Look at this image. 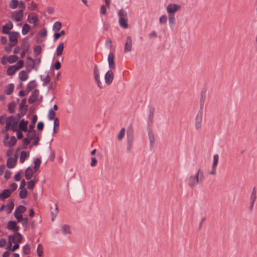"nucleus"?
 Instances as JSON below:
<instances>
[{
  "instance_id": "1",
  "label": "nucleus",
  "mask_w": 257,
  "mask_h": 257,
  "mask_svg": "<svg viewBox=\"0 0 257 257\" xmlns=\"http://www.w3.org/2000/svg\"><path fill=\"white\" fill-rule=\"evenodd\" d=\"M204 173L202 169H199L195 176L191 175L187 179L188 185L191 188L195 187L204 179Z\"/></svg>"
},
{
  "instance_id": "2",
  "label": "nucleus",
  "mask_w": 257,
  "mask_h": 257,
  "mask_svg": "<svg viewBox=\"0 0 257 257\" xmlns=\"http://www.w3.org/2000/svg\"><path fill=\"white\" fill-rule=\"evenodd\" d=\"M22 239V235L18 232H15L13 235H9L8 237V247H11L12 243H19Z\"/></svg>"
},
{
  "instance_id": "3",
  "label": "nucleus",
  "mask_w": 257,
  "mask_h": 257,
  "mask_svg": "<svg viewBox=\"0 0 257 257\" xmlns=\"http://www.w3.org/2000/svg\"><path fill=\"white\" fill-rule=\"evenodd\" d=\"M30 47L28 40L27 39H23L21 44V48L22 50L21 53V58H23L25 57L26 53L28 52Z\"/></svg>"
},
{
  "instance_id": "4",
  "label": "nucleus",
  "mask_w": 257,
  "mask_h": 257,
  "mask_svg": "<svg viewBox=\"0 0 257 257\" xmlns=\"http://www.w3.org/2000/svg\"><path fill=\"white\" fill-rule=\"evenodd\" d=\"M24 16V12L22 10L14 11L11 16V19L13 21L17 22L22 20Z\"/></svg>"
},
{
  "instance_id": "5",
  "label": "nucleus",
  "mask_w": 257,
  "mask_h": 257,
  "mask_svg": "<svg viewBox=\"0 0 257 257\" xmlns=\"http://www.w3.org/2000/svg\"><path fill=\"white\" fill-rule=\"evenodd\" d=\"M203 117V111L201 109H200L195 117V128L196 130H199L201 127L202 126V120Z\"/></svg>"
},
{
  "instance_id": "6",
  "label": "nucleus",
  "mask_w": 257,
  "mask_h": 257,
  "mask_svg": "<svg viewBox=\"0 0 257 257\" xmlns=\"http://www.w3.org/2000/svg\"><path fill=\"white\" fill-rule=\"evenodd\" d=\"M180 6L176 4H170L167 7V11L169 15H174L175 13L179 10Z\"/></svg>"
},
{
  "instance_id": "7",
  "label": "nucleus",
  "mask_w": 257,
  "mask_h": 257,
  "mask_svg": "<svg viewBox=\"0 0 257 257\" xmlns=\"http://www.w3.org/2000/svg\"><path fill=\"white\" fill-rule=\"evenodd\" d=\"M8 120L10 121L11 127L12 131L15 132L18 131L17 129L18 121L17 119H15V116L11 115L8 116Z\"/></svg>"
},
{
  "instance_id": "8",
  "label": "nucleus",
  "mask_w": 257,
  "mask_h": 257,
  "mask_svg": "<svg viewBox=\"0 0 257 257\" xmlns=\"http://www.w3.org/2000/svg\"><path fill=\"white\" fill-rule=\"evenodd\" d=\"M9 34L10 43L16 45L18 43V39L19 36V33L16 32H13L10 33Z\"/></svg>"
},
{
  "instance_id": "9",
  "label": "nucleus",
  "mask_w": 257,
  "mask_h": 257,
  "mask_svg": "<svg viewBox=\"0 0 257 257\" xmlns=\"http://www.w3.org/2000/svg\"><path fill=\"white\" fill-rule=\"evenodd\" d=\"M132 49V39L130 36H127L126 39V42L124 44V51L128 53L131 51Z\"/></svg>"
},
{
  "instance_id": "10",
  "label": "nucleus",
  "mask_w": 257,
  "mask_h": 257,
  "mask_svg": "<svg viewBox=\"0 0 257 257\" xmlns=\"http://www.w3.org/2000/svg\"><path fill=\"white\" fill-rule=\"evenodd\" d=\"M39 94V91L38 89H35L33 90L31 93V96L28 99L29 103L32 104L36 101L38 99Z\"/></svg>"
},
{
  "instance_id": "11",
  "label": "nucleus",
  "mask_w": 257,
  "mask_h": 257,
  "mask_svg": "<svg viewBox=\"0 0 257 257\" xmlns=\"http://www.w3.org/2000/svg\"><path fill=\"white\" fill-rule=\"evenodd\" d=\"M105 82L107 85H109L111 83L113 79V73L112 70H108L105 74Z\"/></svg>"
},
{
  "instance_id": "12",
  "label": "nucleus",
  "mask_w": 257,
  "mask_h": 257,
  "mask_svg": "<svg viewBox=\"0 0 257 257\" xmlns=\"http://www.w3.org/2000/svg\"><path fill=\"white\" fill-rule=\"evenodd\" d=\"M114 55L112 52H110L108 56V62L109 68L111 70H114L115 68V63L114 62Z\"/></svg>"
},
{
  "instance_id": "13",
  "label": "nucleus",
  "mask_w": 257,
  "mask_h": 257,
  "mask_svg": "<svg viewBox=\"0 0 257 257\" xmlns=\"http://www.w3.org/2000/svg\"><path fill=\"white\" fill-rule=\"evenodd\" d=\"M94 76L96 81L97 82L98 86L99 88H102V84L100 80L99 70L96 65L94 69Z\"/></svg>"
},
{
  "instance_id": "14",
  "label": "nucleus",
  "mask_w": 257,
  "mask_h": 257,
  "mask_svg": "<svg viewBox=\"0 0 257 257\" xmlns=\"http://www.w3.org/2000/svg\"><path fill=\"white\" fill-rule=\"evenodd\" d=\"M13 28V24L11 21H9L3 26L2 33L3 34H8L11 33L10 30H12Z\"/></svg>"
},
{
  "instance_id": "15",
  "label": "nucleus",
  "mask_w": 257,
  "mask_h": 257,
  "mask_svg": "<svg viewBox=\"0 0 257 257\" xmlns=\"http://www.w3.org/2000/svg\"><path fill=\"white\" fill-rule=\"evenodd\" d=\"M7 228L16 232L19 229V227L17 225V223L15 221L11 220L8 222Z\"/></svg>"
},
{
  "instance_id": "16",
  "label": "nucleus",
  "mask_w": 257,
  "mask_h": 257,
  "mask_svg": "<svg viewBox=\"0 0 257 257\" xmlns=\"http://www.w3.org/2000/svg\"><path fill=\"white\" fill-rule=\"evenodd\" d=\"M17 143V139L15 136H12L10 140L6 141H4V144L5 146L12 147L14 146Z\"/></svg>"
},
{
  "instance_id": "17",
  "label": "nucleus",
  "mask_w": 257,
  "mask_h": 257,
  "mask_svg": "<svg viewBox=\"0 0 257 257\" xmlns=\"http://www.w3.org/2000/svg\"><path fill=\"white\" fill-rule=\"evenodd\" d=\"M28 124V121L25 120V119H22L19 124V130L22 131L23 132H26L28 131L27 125Z\"/></svg>"
},
{
  "instance_id": "18",
  "label": "nucleus",
  "mask_w": 257,
  "mask_h": 257,
  "mask_svg": "<svg viewBox=\"0 0 257 257\" xmlns=\"http://www.w3.org/2000/svg\"><path fill=\"white\" fill-rule=\"evenodd\" d=\"M12 191L10 189H4L1 193H0V199L1 200H5V199L8 198L11 194Z\"/></svg>"
},
{
  "instance_id": "19",
  "label": "nucleus",
  "mask_w": 257,
  "mask_h": 257,
  "mask_svg": "<svg viewBox=\"0 0 257 257\" xmlns=\"http://www.w3.org/2000/svg\"><path fill=\"white\" fill-rule=\"evenodd\" d=\"M28 21L30 23L36 25L38 21V16L34 13H31L28 17Z\"/></svg>"
},
{
  "instance_id": "20",
  "label": "nucleus",
  "mask_w": 257,
  "mask_h": 257,
  "mask_svg": "<svg viewBox=\"0 0 257 257\" xmlns=\"http://www.w3.org/2000/svg\"><path fill=\"white\" fill-rule=\"evenodd\" d=\"M17 159L13 158H9L7 161V166L9 168H13L16 165Z\"/></svg>"
},
{
  "instance_id": "21",
  "label": "nucleus",
  "mask_w": 257,
  "mask_h": 257,
  "mask_svg": "<svg viewBox=\"0 0 257 257\" xmlns=\"http://www.w3.org/2000/svg\"><path fill=\"white\" fill-rule=\"evenodd\" d=\"M26 210L27 208L25 206L20 205L16 208L14 214H22Z\"/></svg>"
},
{
  "instance_id": "22",
  "label": "nucleus",
  "mask_w": 257,
  "mask_h": 257,
  "mask_svg": "<svg viewBox=\"0 0 257 257\" xmlns=\"http://www.w3.org/2000/svg\"><path fill=\"white\" fill-rule=\"evenodd\" d=\"M37 86V83L35 80H32L30 81L27 85L26 90L27 93H29L33 89L36 87Z\"/></svg>"
},
{
  "instance_id": "23",
  "label": "nucleus",
  "mask_w": 257,
  "mask_h": 257,
  "mask_svg": "<svg viewBox=\"0 0 257 257\" xmlns=\"http://www.w3.org/2000/svg\"><path fill=\"white\" fill-rule=\"evenodd\" d=\"M17 70H18L16 65L10 66L7 69V74L9 76L13 75Z\"/></svg>"
},
{
  "instance_id": "24",
  "label": "nucleus",
  "mask_w": 257,
  "mask_h": 257,
  "mask_svg": "<svg viewBox=\"0 0 257 257\" xmlns=\"http://www.w3.org/2000/svg\"><path fill=\"white\" fill-rule=\"evenodd\" d=\"M169 25L171 29H173L176 23L174 15H169Z\"/></svg>"
},
{
  "instance_id": "25",
  "label": "nucleus",
  "mask_w": 257,
  "mask_h": 257,
  "mask_svg": "<svg viewBox=\"0 0 257 257\" xmlns=\"http://www.w3.org/2000/svg\"><path fill=\"white\" fill-rule=\"evenodd\" d=\"M14 89V85L13 83H10L7 86L5 92L7 95H11L13 93Z\"/></svg>"
},
{
  "instance_id": "26",
  "label": "nucleus",
  "mask_w": 257,
  "mask_h": 257,
  "mask_svg": "<svg viewBox=\"0 0 257 257\" xmlns=\"http://www.w3.org/2000/svg\"><path fill=\"white\" fill-rule=\"evenodd\" d=\"M14 200H11L7 204V213L9 214L12 212L14 207Z\"/></svg>"
},
{
  "instance_id": "27",
  "label": "nucleus",
  "mask_w": 257,
  "mask_h": 257,
  "mask_svg": "<svg viewBox=\"0 0 257 257\" xmlns=\"http://www.w3.org/2000/svg\"><path fill=\"white\" fill-rule=\"evenodd\" d=\"M64 43H60L57 46L56 49V55L58 56H59L62 55L63 50H64Z\"/></svg>"
},
{
  "instance_id": "28",
  "label": "nucleus",
  "mask_w": 257,
  "mask_h": 257,
  "mask_svg": "<svg viewBox=\"0 0 257 257\" xmlns=\"http://www.w3.org/2000/svg\"><path fill=\"white\" fill-rule=\"evenodd\" d=\"M25 178L27 180H29L33 175V170L31 167H28L25 171Z\"/></svg>"
},
{
  "instance_id": "29",
  "label": "nucleus",
  "mask_w": 257,
  "mask_h": 257,
  "mask_svg": "<svg viewBox=\"0 0 257 257\" xmlns=\"http://www.w3.org/2000/svg\"><path fill=\"white\" fill-rule=\"evenodd\" d=\"M30 62H31V65L30 67V69L28 70V71L30 72L32 70V69H35L36 70H37L38 67H35V60L33 58H32L31 57L29 56L27 57V63H28Z\"/></svg>"
},
{
  "instance_id": "30",
  "label": "nucleus",
  "mask_w": 257,
  "mask_h": 257,
  "mask_svg": "<svg viewBox=\"0 0 257 257\" xmlns=\"http://www.w3.org/2000/svg\"><path fill=\"white\" fill-rule=\"evenodd\" d=\"M19 79L21 81H26L28 79V75L25 71L23 70L19 72Z\"/></svg>"
},
{
  "instance_id": "31",
  "label": "nucleus",
  "mask_w": 257,
  "mask_h": 257,
  "mask_svg": "<svg viewBox=\"0 0 257 257\" xmlns=\"http://www.w3.org/2000/svg\"><path fill=\"white\" fill-rule=\"evenodd\" d=\"M148 136L151 144V148L152 149L154 147L155 142V138L154 135L152 132H148Z\"/></svg>"
},
{
  "instance_id": "32",
  "label": "nucleus",
  "mask_w": 257,
  "mask_h": 257,
  "mask_svg": "<svg viewBox=\"0 0 257 257\" xmlns=\"http://www.w3.org/2000/svg\"><path fill=\"white\" fill-rule=\"evenodd\" d=\"M29 152L26 151H22L21 153L20 162L21 163H23L26 160V159L29 156Z\"/></svg>"
},
{
  "instance_id": "33",
  "label": "nucleus",
  "mask_w": 257,
  "mask_h": 257,
  "mask_svg": "<svg viewBox=\"0 0 257 257\" xmlns=\"http://www.w3.org/2000/svg\"><path fill=\"white\" fill-rule=\"evenodd\" d=\"M118 23L119 25L124 29H126L128 28V24L127 23L126 19H119Z\"/></svg>"
},
{
  "instance_id": "34",
  "label": "nucleus",
  "mask_w": 257,
  "mask_h": 257,
  "mask_svg": "<svg viewBox=\"0 0 257 257\" xmlns=\"http://www.w3.org/2000/svg\"><path fill=\"white\" fill-rule=\"evenodd\" d=\"M19 57L16 55H10L7 57V61L9 63H13L17 62Z\"/></svg>"
},
{
  "instance_id": "35",
  "label": "nucleus",
  "mask_w": 257,
  "mask_h": 257,
  "mask_svg": "<svg viewBox=\"0 0 257 257\" xmlns=\"http://www.w3.org/2000/svg\"><path fill=\"white\" fill-rule=\"evenodd\" d=\"M28 106L26 105V99L24 98L21 101V102L19 106V110L22 111L26 109V112L27 110Z\"/></svg>"
},
{
  "instance_id": "36",
  "label": "nucleus",
  "mask_w": 257,
  "mask_h": 257,
  "mask_svg": "<svg viewBox=\"0 0 257 257\" xmlns=\"http://www.w3.org/2000/svg\"><path fill=\"white\" fill-rule=\"evenodd\" d=\"M62 232L64 234L71 233L70 227L68 225L65 224L61 226Z\"/></svg>"
},
{
  "instance_id": "37",
  "label": "nucleus",
  "mask_w": 257,
  "mask_h": 257,
  "mask_svg": "<svg viewBox=\"0 0 257 257\" xmlns=\"http://www.w3.org/2000/svg\"><path fill=\"white\" fill-rule=\"evenodd\" d=\"M30 30V26L28 24H25L22 28V33L23 35H26Z\"/></svg>"
},
{
  "instance_id": "38",
  "label": "nucleus",
  "mask_w": 257,
  "mask_h": 257,
  "mask_svg": "<svg viewBox=\"0 0 257 257\" xmlns=\"http://www.w3.org/2000/svg\"><path fill=\"white\" fill-rule=\"evenodd\" d=\"M16 103L15 102L10 103L8 105V110L10 113H13L15 112Z\"/></svg>"
},
{
  "instance_id": "39",
  "label": "nucleus",
  "mask_w": 257,
  "mask_h": 257,
  "mask_svg": "<svg viewBox=\"0 0 257 257\" xmlns=\"http://www.w3.org/2000/svg\"><path fill=\"white\" fill-rule=\"evenodd\" d=\"M27 138L30 140L34 139L36 137V131H31V130L27 131Z\"/></svg>"
},
{
  "instance_id": "40",
  "label": "nucleus",
  "mask_w": 257,
  "mask_h": 257,
  "mask_svg": "<svg viewBox=\"0 0 257 257\" xmlns=\"http://www.w3.org/2000/svg\"><path fill=\"white\" fill-rule=\"evenodd\" d=\"M40 77H41V80L43 82V86H46L50 82L51 78H50V76L48 74L44 78H42V75H41Z\"/></svg>"
},
{
  "instance_id": "41",
  "label": "nucleus",
  "mask_w": 257,
  "mask_h": 257,
  "mask_svg": "<svg viewBox=\"0 0 257 257\" xmlns=\"http://www.w3.org/2000/svg\"><path fill=\"white\" fill-rule=\"evenodd\" d=\"M62 27V24L60 22H56L54 23L53 26V30L54 31L58 32Z\"/></svg>"
},
{
  "instance_id": "42",
  "label": "nucleus",
  "mask_w": 257,
  "mask_h": 257,
  "mask_svg": "<svg viewBox=\"0 0 257 257\" xmlns=\"http://www.w3.org/2000/svg\"><path fill=\"white\" fill-rule=\"evenodd\" d=\"M41 161L39 158H37L35 160L34 167V170L35 172H36L38 170V169L40 167V166L41 165Z\"/></svg>"
},
{
  "instance_id": "43",
  "label": "nucleus",
  "mask_w": 257,
  "mask_h": 257,
  "mask_svg": "<svg viewBox=\"0 0 257 257\" xmlns=\"http://www.w3.org/2000/svg\"><path fill=\"white\" fill-rule=\"evenodd\" d=\"M31 248L28 244H25L23 247V253L25 255H28L30 253Z\"/></svg>"
},
{
  "instance_id": "44",
  "label": "nucleus",
  "mask_w": 257,
  "mask_h": 257,
  "mask_svg": "<svg viewBox=\"0 0 257 257\" xmlns=\"http://www.w3.org/2000/svg\"><path fill=\"white\" fill-rule=\"evenodd\" d=\"M118 16L119 17V19H126L127 13L123 9H120L118 13Z\"/></svg>"
},
{
  "instance_id": "45",
  "label": "nucleus",
  "mask_w": 257,
  "mask_h": 257,
  "mask_svg": "<svg viewBox=\"0 0 257 257\" xmlns=\"http://www.w3.org/2000/svg\"><path fill=\"white\" fill-rule=\"evenodd\" d=\"M18 5H19L18 0H12L9 4L10 8L12 9H16L18 7Z\"/></svg>"
},
{
  "instance_id": "46",
  "label": "nucleus",
  "mask_w": 257,
  "mask_h": 257,
  "mask_svg": "<svg viewBox=\"0 0 257 257\" xmlns=\"http://www.w3.org/2000/svg\"><path fill=\"white\" fill-rule=\"evenodd\" d=\"M37 252L39 257H41L43 253V247L41 244H39L37 248Z\"/></svg>"
},
{
  "instance_id": "47",
  "label": "nucleus",
  "mask_w": 257,
  "mask_h": 257,
  "mask_svg": "<svg viewBox=\"0 0 257 257\" xmlns=\"http://www.w3.org/2000/svg\"><path fill=\"white\" fill-rule=\"evenodd\" d=\"M28 195V191L26 189L24 188L22 189V190L19 193L20 197L21 199H25L27 197Z\"/></svg>"
},
{
  "instance_id": "48",
  "label": "nucleus",
  "mask_w": 257,
  "mask_h": 257,
  "mask_svg": "<svg viewBox=\"0 0 257 257\" xmlns=\"http://www.w3.org/2000/svg\"><path fill=\"white\" fill-rule=\"evenodd\" d=\"M256 199V190L254 187L252 189V192H251V194L250 195V202H255Z\"/></svg>"
},
{
  "instance_id": "49",
  "label": "nucleus",
  "mask_w": 257,
  "mask_h": 257,
  "mask_svg": "<svg viewBox=\"0 0 257 257\" xmlns=\"http://www.w3.org/2000/svg\"><path fill=\"white\" fill-rule=\"evenodd\" d=\"M65 33L64 30H62L60 33H56L54 34V41L57 40L61 36L64 35Z\"/></svg>"
},
{
  "instance_id": "50",
  "label": "nucleus",
  "mask_w": 257,
  "mask_h": 257,
  "mask_svg": "<svg viewBox=\"0 0 257 257\" xmlns=\"http://www.w3.org/2000/svg\"><path fill=\"white\" fill-rule=\"evenodd\" d=\"M213 163H212V166H214V167H216L217 166V164L218 163V160H219V156L218 154H215L213 156Z\"/></svg>"
},
{
  "instance_id": "51",
  "label": "nucleus",
  "mask_w": 257,
  "mask_h": 257,
  "mask_svg": "<svg viewBox=\"0 0 257 257\" xmlns=\"http://www.w3.org/2000/svg\"><path fill=\"white\" fill-rule=\"evenodd\" d=\"M55 111L52 109H50L49 110L48 115V117L49 119L53 120V119H55Z\"/></svg>"
},
{
  "instance_id": "52",
  "label": "nucleus",
  "mask_w": 257,
  "mask_h": 257,
  "mask_svg": "<svg viewBox=\"0 0 257 257\" xmlns=\"http://www.w3.org/2000/svg\"><path fill=\"white\" fill-rule=\"evenodd\" d=\"M41 52V47L40 46H37L34 48V53L35 56H37Z\"/></svg>"
},
{
  "instance_id": "53",
  "label": "nucleus",
  "mask_w": 257,
  "mask_h": 257,
  "mask_svg": "<svg viewBox=\"0 0 257 257\" xmlns=\"http://www.w3.org/2000/svg\"><path fill=\"white\" fill-rule=\"evenodd\" d=\"M26 109L24 110L20 111L19 110V112L17 114V116H15V119H17L18 121H19V119L21 118L22 116L24 115L26 113Z\"/></svg>"
},
{
  "instance_id": "54",
  "label": "nucleus",
  "mask_w": 257,
  "mask_h": 257,
  "mask_svg": "<svg viewBox=\"0 0 257 257\" xmlns=\"http://www.w3.org/2000/svg\"><path fill=\"white\" fill-rule=\"evenodd\" d=\"M15 46L16 45L10 43L8 46L5 47V51L8 53H10L12 51V48Z\"/></svg>"
},
{
  "instance_id": "55",
  "label": "nucleus",
  "mask_w": 257,
  "mask_h": 257,
  "mask_svg": "<svg viewBox=\"0 0 257 257\" xmlns=\"http://www.w3.org/2000/svg\"><path fill=\"white\" fill-rule=\"evenodd\" d=\"M167 22V17L166 15L162 16L159 19V22L161 24H166Z\"/></svg>"
},
{
  "instance_id": "56",
  "label": "nucleus",
  "mask_w": 257,
  "mask_h": 257,
  "mask_svg": "<svg viewBox=\"0 0 257 257\" xmlns=\"http://www.w3.org/2000/svg\"><path fill=\"white\" fill-rule=\"evenodd\" d=\"M30 141L27 138H26L23 140V148L26 149L27 146L30 143Z\"/></svg>"
},
{
  "instance_id": "57",
  "label": "nucleus",
  "mask_w": 257,
  "mask_h": 257,
  "mask_svg": "<svg viewBox=\"0 0 257 257\" xmlns=\"http://www.w3.org/2000/svg\"><path fill=\"white\" fill-rule=\"evenodd\" d=\"M125 134V128H122L119 132V135L118 136V139L119 141H121L122 138L124 137Z\"/></svg>"
},
{
  "instance_id": "58",
  "label": "nucleus",
  "mask_w": 257,
  "mask_h": 257,
  "mask_svg": "<svg viewBox=\"0 0 257 257\" xmlns=\"http://www.w3.org/2000/svg\"><path fill=\"white\" fill-rule=\"evenodd\" d=\"M35 185V181L32 180L28 182L27 188L29 189H32Z\"/></svg>"
},
{
  "instance_id": "59",
  "label": "nucleus",
  "mask_w": 257,
  "mask_h": 257,
  "mask_svg": "<svg viewBox=\"0 0 257 257\" xmlns=\"http://www.w3.org/2000/svg\"><path fill=\"white\" fill-rule=\"evenodd\" d=\"M23 175V172L22 171H19L15 175V180L16 181H19L21 180V176Z\"/></svg>"
},
{
  "instance_id": "60",
  "label": "nucleus",
  "mask_w": 257,
  "mask_h": 257,
  "mask_svg": "<svg viewBox=\"0 0 257 257\" xmlns=\"http://www.w3.org/2000/svg\"><path fill=\"white\" fill-rule=\"evenodd\" d=\"M38 35H40L41 37H46L47 35V30L45 28L42 29L41 31L39 33Z\"/></svg>"
},
{
  "instance_id": "61",
  "label": "nucleus",
  "mask_w": 257,
  "mask_h": 257,
  "mask_svg": "<svg viewBox=\"0 0 257 257\" xmlns=\"http://www.w3.org/2000/svg\"><path fill=\"white\" fill-rule=\"evenodd\" d=\"M14 216L18 222H20L24 218L22 214H14Z\"/></svg>"
},
{
  "instance_id": "62",
  "label": "nucleus",
  "mask_w": 257,
  "mask_h": 257,
  "mask_svg": "<svg viewBox=\"0 0 257 257\" xmlns=\"http://www.w3.org/2000/svg\"><path fill=\"white\" fill-rule=\"evenodd\" d=\"M15 65L16 66L17 68H18V70H19L23 67L24 61L23 60H19Z\"/></svg>"
},
{
  "instance_id": "63",
  "label": "nucleus",
  "mask_w": 257,
  "mask_h": 257,
  "mask_svg": "<svg viewBox=\"0 0 257 257\" xmlns=\"http://www.w3.org/2000/svg\"><path fill=\"white\" fill-rule=\"evenodd\" d=\"M100 14L104 16L106 15V8L104 5L101 6L100 7Z\"/></svg>"
},
{
  "instance_id": "64",
  "label": "nucleus",
  "mask_w": 257,
  "mask_h": 257,
  "mask_svg": "<svg viewBox=\"0 0 257 257\" xmlns=\"http://www.w3.org/2000/svg\"><path fill=\"white\" fill-rule=\"evenodd\" d=\"M37 7V5L33 2H32L30 4V6L28 8V9L31 11H33L36 9Z\"/></svg>"
}]
</instances>
